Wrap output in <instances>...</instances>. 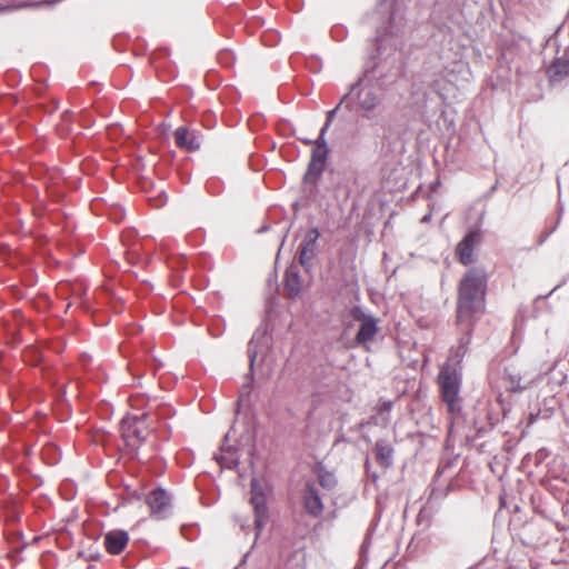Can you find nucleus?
<instances>
[{
    "label": "nucleus",
    "mask_w": 569,
    "mask_h": 569,
    "mask_svg": "<svg viewBox=\"0 0 569 569\" xmlns=\"http://www.w3.org/2000/svg\"><path fill=\"white\" fill-rule=\"evenodd\" d=\"M403 28L405 17L396 3L390 9L387 26L377 30V54L366 60L361 76L350 86L351 93L363 83L386 91L398 81L402 73L399 47Z\"/></svg>",
    "instance_id": "nucleus-1"
},
{
    "label": "nucleus",
    "mask_w": 569,
    "mask_h": 569,
    "mask_svg": "<svg viewBox=\"0 0 569 569\" xmlns=\"http://www.w3.org/2000/svg\"><path fill=\"white\" fill-rule=\"evenodd\" d=\"M487 274L480 268L469 269L458 287L456 318L458 322L479 320L485 312Z\"/></svg>",
    "instance_id": "nucleus-2"
},
{
    "label": "nucleus",
    "mask_w": 569,
    "mask_h": 569,
    "mask_svg": "<svg viewBox=\"0 0 569 569\" xmlns=\"http://www.w3.org/2000/svg\"><path fill=\"white\" fill-rule=\"evenodd\" d=\"M441 396L450 412L459 410L458 396L461 385V370L457 367L443 366L438 376Z\"/></svg>",
    "instance_id": "nucleus-3"
},
{
    "label": "nucleus",
    "mask_w": 569,
    "mask_h": 569,
    "mask_svg": "<svg viewBox=\"0 0 569 569\" xmlns=\"http://www.w3.org/2000/svg\"><path fill=\"white\" fill-rule=\"evenodd\" d=\"M378 90L379 89L363 83L351 94V103L353 104L356 101L359 108L365 112L362 117L368 120H372L375 124L379 123L376 110L383 101V97L378 93Z\"/></svg>",
    "instance_id": "nucleus-4"
},
{
    "label": "nucleus",
    "mask_w": 569,
    "mask_h": 569,
    "mask_svg": "<svg viewBox=\"0 0 569 569\" xmlns=\"http://www.w3.org/2000/svg\"><path fill=\"white\" fill-rule=\"evenodd\" d=\"M147 413L140 416H126L120 423L121 436L127 446L137 451L147 437Z\"/></svg>",
    "instance_id": "nucleus-5"
},
{
    "label": "nucleus",
    "mask_w": 569,
    "mask_h": 569,
    "mask_svg": "<svg viewBox=\"0 0 569 569\" xmlns=\"http://www.w3.org/2000/svg\"><path fill=\"white\" fill-rule=\"evenodd\" d=\"M457 460H458V457L449 458V459L440 461V463L438 466V469H437V472H436V478H440V477L445 476L446 479L449 482L446 483V486L443 488H440V487H437V486H433L431 488L428 501L421 508V510L419 512V516H418L419 518L423 517L428 512V510L433 507V503L439 502L451 490L452 481H453V478H455V472H452L451 469L456 466Z\"/></svg>",
    "instance_id": "nucleus-6"
},
{
    "label": "nucleus",
    "mask_w": 569,
    "mask_h": 569,
    "mask_svg": "<svg viewBox=\"0 0 569 569\" xmlns=\"http://www.w3.org/2000/svg\"><path fill=\"white\" fill-rule=\"evenodd\" d=\"M349 315L355 321L360 322L355 341L357 345L366 347L368 342L373 340L379 330L376 318L367 315L360 306L351 307Z\"/></svg>",
    "instance_id": "nucleus-7"
},
{
    "label": "nucleus",
    "mask_w": 569,
    "mask_h": 569,
    "mask_svg": "<svg viewBox=\"0 0 569 569\" xmlns=\"http://www.w3.org/2000/svg\"><path fill=\"white\" fill-rule=\"evenodd\" d=\"M325 170L323 164L310 161L302 178V200L305 204L318 202L326 198V193L318 188L317 183Z\"/></svg>",
    "instance_id": "nucleus-8"
},
{
    "label": "nucleus",
    "mask_w": 569,
    "mask_h": 569,
    "mask_svg": "<svg viewBox=\"0 0 569 569\" xmlns=\"http://www.w3.org/2000/svg\"><path fill=\"white\" fill-rule=\"evenodd\" d=\"M320 237V231L317 227L307 230L302 241L298 248V260L300 266L309 272L313 267V259L316 257V246Z\"/></svg>",
    "instance_id": "nucleus-9"
},
{
    "label": "nucleus",
    "mask_w": 569,
    "mask_h": 569,
    "mask_svg": "<svg viewBox=\"0 0 569 569\" xmlns=\"http://www.w3.org/2000/svg\"><path fill=\"white\" fill-rule=\"evenodd\" d=\"M146 503L150 508L151 516L156 519L162 520L170 516L171 497L161 487H158L148 493L146 497Z\"/></svg>",
    "instance_id": "nucleus-10"
},
{
    "label": "nucleus",
    "mask_w": 569,
    "mask_h": 569,
    "mask_svg": "<svg viewBox=\"0 0 569 569\" xmlns=\"http://www.w3.org/2000/svg\"><path fill=\"white\" fill-rule=\"evenodd\" d=\"M481 237L482 234L480 229H470L457 244L456 252L462 264L468 266L473 261L475 247L480 242Z\"/></svg>",
    "instance_id": "nucleus-11"
},
{
    "label": "nucleus",
    "mask_w": 569,
    "mask_h": 569,
    "mask_svg": "<svg viewBox=\"0 0 569 569\" xmlns=\"http://www.w3.org/2000/svg\"><path fill=\"white\" fill-rule=\"evenodd\" d=\"M270 347V337L264 328H258L252 335L248 343V357L250 363V371L252 372L253 366L258 356H264Z\"/></svg>",
    "instance_id": "nucleus-12"
},
{
    "label": "nucleus",
    "mask_w": 569,
    "mask_h": 569,
    "mask_svg": "<svg viewBox=\"0 0 569 569\" xmlns=\"http://www.w3.org/2000/svg\"><path fill=\"white\" fill-rule=\"evenodd\" d=\"M302 506L306 512L313 517L319 518L323 512V502L317 486L307 481L302 492Z\"/></svg>",
    "instance_id": "nucleus-13"
},
{
    "label": "nucleus",
    "mask_w": 569,
    "mask_h": 569,
    "mask_svg": "<svg viewBox=\"0 0 569 569\" xmlns=\"http://www.w3.org/2000/svg\"><path fill=\"white\" fill-rule=\"evenodd\" d=\"M174 141L177 147L192 152L200 148L201 142L196 131H190L187 127H179L174 130Z\"/></svg>",
    "instance_id": "nucleus-14"
},
{
    "label": "nucleus",
    "mask_w": 569,
    "mask_h": 569,
    "mask_svg": "<svg viewBox=\"0 0 569 569\" xmlns=\"http://www.w3.org/2000/svg\"><path fill=\"white\" fill-rule=\"evenodd\" d=\"M302 288L301 277L297 266L287 268L283 276V289L290 299H296L300 296Z\"/></svg>",
    "instance_id": "nucleus-15"
},
{
    "label": "nucleus",
    "mask_w": 569,
    "mask_h": 569,
    "mask_svg": "<svg viewBox=\"0 0 569 569\" xmlns=\"http://www.w3.org/2000/svg\"><path fill=\"white\" fill-rule=\"evenodd\" d=\"M129 535L124 530H111L104 537V547L111 555H119L126 548Z\"/></svg>",
    "instance_id": "nucleus-16"
},
{
    "label": "nucleus",
    "mask_w": 569,
    "mask_h": 569,
    "mask_svg": "<svg viewBox=\"0 0 569 569\" xmlns=\"http://www.w3.org/2000/svg\"><path fill=\"white\" fill-rule=\"evenodd\" d=\"M549 81L552 86L569 76V54L557 57L547 70Z\"/></svg>",
    "instance_id": "nucleus-17"
},
{
    "label": "nucleus",
    "mask_w": 569,
    "mask_h": 569,
    "mask_svg": "<svg viewBox=\"0 0 569 569\" xmlns=\"http://www.w3.org/2000/svg\"><path fill=\"white\" fill-rule=\"evenodd\" d=\"M250 502L254 510V528L257 530V535H259L268 520V508L264 493L251 497Z\"/></svg>",
    "instance_id": "nucleus-18"
},
{
    "label": "nucleus",
    "mask_w": 569,
    "mask_h": 569,
    "mask_svg": "<svg viewBox=\"0 0 569 569\" xmlns=\"http://www.w3.org/2000/svg\"><path fill=\"white\" fill-rule=\"evenodd\" d=\"M393 448L383 439H379L375 445V453L377 462L383 468H390L393 463Z\"/></svg>",
    "instance_id": "nucleus-19"
},
{
    "label": "nucleus",
    "mask_w": 569,
    "mask_h": 569,
    "mask_svg": "<svg viewBox=\"0 0 569 569\" xmlns=\"http://www.w3.org/2000/svg\"><path fill=\"white\" fill-rule=\"evenodd\" d=\"M214 459L222 468L232 469L239 465L238 451L233 446L223 443Z\"/></svg>",
    "instance_id": "nucleus-20"
},
{
    "label": "nucleus",
    "mask_w": 569,
    "mask_h": 569,
    "mask_svg": "<svg viewBox=\"0 0 569 569\" xmlns=\"http://www.w3.org/2000/svg\"><path fill=\"white\" fill-rule=\"evenodd\" d=\"M392 401H382L377 407V415L371 417V421L377 426L387 427L391 420Z\"/></svg>",
    "instance_id": "nucleus-21"
},
{
    "label": "nucleus",
    "mask_w": 569,
    "mask_h": 569,
    "mask_svg": "<svg viewBox=\"0 0 569 569\" xmlns=\"http://www.w3.org/2000/svg\"><path fill=\"white\" fill-rule=\"evenodd\" d=\"M351 87L349 88V91L341 98L339 103L332 109L327 112L326 121L322 127H325V130H329L330 126L332 124V121L335 120L337 112L341 108L342 104H345L346 109L348 111L353 110V106L351 103Z\"/></svg>",
    "instance_id": "nucleus-22"
},
{
    "label": "nucleus",
    "mask_w": 569,
    "mask_h": 569,
    "mask_svg": "<svg viewBox=\"0 0 569 569\" xmlns=\"http://www.w3.org/2000/svg\"><path fill=\"white\" fill-rule=\"evenodd\" d=\"M315 472L317 475L319 485L323 489L331 490L337 485L335 475L331 471H328L322 463L316 465Z\"/></svg>",
    "instance_id": "nucleus-23"
},
{
    "label": "nucleus",
    "mask_w": 569,
    "mask_h": 569,
    "mask_svg": "<svg viewBox=\"0 0 569 569\" xmlns=\"http://www.w3.org/2000/svg\"><path fill=\"white\" fill-rule=\"evenodd\" d=\"M476 322V320L465 322L457 321V326L459 328V331L461 332V336L458 340V346L469 349Z\"/></svg>",
    "instance_id": "nucleus-24"
},
{
    "label": "nucleus",
    "mask_w": 569,
    "mask_h": 569,
    "mask_svg": "<svg viewBox=\"0 0 569 569\" xmlns=\"http://www.w3.org/2000/svg\"><path fill=\"white\" fill-rule=\"evenodd\" d=\"M503 379L507 382L506 388L510 392H521L528 386V383H522V377L519 373L508 372L506 370Z\"/></svg>",
    "instance_id": "nucleus-25"
},
{
    "label": "nucleus",
    "mask_w": 569,
    "mask_h": 569,
    "mask_svg": "<svg viewBox=\"0 0 569 569\" xmlns=\"http://www.w3.org/2000/svg\"><path fill=\"white\" fill-rule=\"evenodd\" d=\"M326 180L328 181V184L325 187V190L327 192L337 193L341 187V177L339 173H337L333 170H330L327 174Z\"/></svg>",
    "instance_id": "nucleus-26"
},
{
    "label": "nucleus",
    "mask_w": 569,
    "mask_h": 569,
    "mask_svg": "<svg viewBox=\"0 0 569 569\" xmlns=\"http://www.w3.org/2000/svg\"><path fill=\"white\" fill-rule=\"evenodd\" d=\"M468 349L456 346L450 349L449 361L453 362V367H457L459 370L462 369L461 363L463 361L465 356L467 355Z\"/></svg>",
    "instance_id": "nucleus-27"
},
{
    "label": "nucleus",
    "mask_w": 569,
    "mask_h": 569,
    "mask_svg": "<svg viewBox=\"0 0 569 569\" xmlns=\"http://www.w3.org/2000/svg\"><path fill=\"white\" fill-rule=\"evenodd\" d=\"M329 148H315L311 152L310 161L326 166Z\"/></svg>",
    "instance_id": "nucleus-28"
},
{
    "label": "nucleus",
    "mask_w": 569,
    "mask_h": 569,
    "mask_svg": "<svg viewBox=\"0 0 569 569\" xmlns=\"http://www.w3.org/2000/svg\"><path fill=\"white\" fill-rule=\"evenodd\" d=\"M561 216H562V208H560L559 210V217H558V220L557 222L555 223L553 227H551L549 230H547L546 232H543L539 240H538V244L541 246L558 228L559 223H560V220H561Z\"/></svg>",
    "instance_id": "nucleus-29"
},
{
    "label": "nucleus",
    "mask_w": 569,
    "mask_h": 569,
    "mask_svg": "<svg viewBox=\"0 0 569 569\" xmlns=\"http://www.w3.org/2000/svg\"><path fill=\"white\" fill-rule=\"evenodd\" d=\"M156 413L159 418L167 419L174 415V410L168 405H162L157 409Z\"/></svg>",
    "instance_id": "nucleus-30"
},
{
    "label": "nucleus",
    "mask_w": 569,
    "mask_h": 569,
    "mask_svg": "<svg viewBox=\"0 0 569 569\" xmlns=\"http://www.w3.org/2000/svg\"><path fill=\"white\" fill-rule=\"evenodd\" d=\"M328 130H325V127L321 128L320 133L317 138V140L313 142L316 144V148H328L327 140H326V133Z\"/></svg>",
    "instance_id": "nucleus-31"
},
{
    "label": "nucleus",
    "mask_w": 569,
    "mask_h": 569,
    "mask_svg": "<svg viewBox=\"0 0 569 569\" xmlns=\"http://www.w3.org/2000/svg\"><path fill=\"white\" fill-rule=\"evenodd\" d=\"M219 60L223 66L229 67L233 63L234 57L231 52L226 51L219 54Z\"/></svg>",
    "instance_id": "nucleus-32"
},
{
    "label": "nucleus",
    "mask_w": 569,
    "mask_h": 569,
    "mask_svg": "<svg viewBox=\"0 0 569 569\" xmlns=\"http://www.w3.org/2000/svg\"><path fill=\"white\" fill-rule=\"evenodd\" d=\"M263 493L262 487L260 486L258 479L253 478L251 480V497L260 496Z\"/></svg>",
    "instance_id": "nucleus-33"
},
{
    "label": "nucleus",
    "mask_w": 569,
    "mask_h": 569,
    "mask_svg": "<svg viewBox=\"0 0 569 569\" xmlns=\"http://www.w3.org/2000/svg\"><path fill=\"white\" fill-rule=\"evenodd\" d=\"M365 466H366V471H367L368 478H370L371 481L373 483H376L377 480L379 479V476H378V473L376 471H370V462H369L368 459L366 460V465Z\"/></svg>",
    "instance_id": "nucleus-34"
},
{
    "label": "nucleus",
    "mask_w": 569,
    "mask_h": 569,
    "mask_svg": "<svg viewBox=\"0 0 569 569\" xmlns=\"http://www.w3.org/2000/svg\"><path fill=\"white\" fill-rule=\"evenodd\" d=\"M272 36H273V38H274L272 42H267V40L262 39V41H263V43H264L266 46H273V44H276L277 42H279V36H278V33H274V34H272Z\"/></svg>",
    "instance_id": "nucleus-35"
},
{
    "label": "nucleus",
    "mask_w": 569,
    "mask_h": 569,
    "mask_svg": "<svg viewBox=\"0 0 569 569\" xmlns=\"http://www.w3.org/2000/svg\"><path fill=\"white\" fill-rule=\"evenodd\" d=\"M387 2L388 0H379L378 2V10H382V9H386L387 8Z\"/></svg>",
    "instance_id": "nucleus-36"
},
{
    "label": "nucleus",
    "mask_w": 569,
    "mask_h": 569,
    "mask_svg": "<svg viewBox=\"0 0 569 569\" xmlns=\"http://www.w3.org/2000/svg\"><path fill=\"white\" fill-rule=\"evenodd\" d=\"M431 219V213H427L421 218V222H428Z\"/></svg>",
    "instance_id": "nucleus-37"
},
{
    "label": "nucleus",
    "mask_w": 569,
    "mask_h": 569,
    "mask_svg": "<svg viewBox=\"0 0 569 569\" xmlns=\"http://www.w3.org/2000/svg\"><path fill=\"white\" fill-rule=\"evenodd\" d=\"M288 233H289V228L286 230V232H284V234H283V237H282L281 246H283V244H284V241H286V239H287V237H288Z\"/></svg>",
    "instance_id": "nucleus-38"
},
{
    "label": "nucleus",
    "mask_w": 569,
    "mask_h": 569,
    "mask_svg": "<svg viewBox=\"0 0 569 569\" xmlns=\"http://www.w3.org/2000/svg\"><path fill=\"white\" fill-rule=\"evenodd\" d=\"M292 207H293L295 211H298L300 208V202L299 201L293 202Z\"/></svg>",
    "instance_id": "nucleus-39"
},
{
    "label": "nucleus",
    "mask_w": 569,
    "mask_h": 569,
    "mask_svg": "<svg viewBox=\"0 0 569 569\" xmlns=\"http://www.w3.org/2000/svg\"><path fill=\"white\" fill-rule=\"evenodd\" d=\"M367 543H369V538L367 537L365 542L361 546V550H363L367 547Z\"/></svg>",
    "instance_id": "nucleus-40"
},
{
    "label": "nucleus",
    "mask_w": 569,
    "mask_h": 569,
    "mask_svg": "<svg viewBox=\"0 0 569 569\" xmlns=\"http://www.w3.org/2000/svg\"><path fill=\"white\" fill-rule=\"evenodd\" d=\"M439 184H440V182H439V181H437V182L432 183V184H431L432 190H436V188H437Z\"/></svg>",
    "instance_id": "nucleus-41"
},
{
    "label": "nucleus",
    "mask_w": 569,
    "mask_h": 569,
    "mask_svg": "<svg viewBox=\"0 0 569 569\" xmlns=\"http://www.w3.org/2000/svg\"><path fill=\"white\" fill-rule=\"evenodd\" d=\"M266 230H267V227H262V228L259 230V232H263V231H266Z\"/></svg>",
    "instance_id": "nucleus-42"
},
{
    "label": "nucleus",
    "mask_w": 569,
    "mask_h": 569,
    "mask_svg": "<svg viewBox=\"0 0 569 569\" xmlns=\"http://www.w3.org/2000/svg\"><path fill=\"white\" fill-rule=\"evenodd\" d=\"M530 420H531V422H533V420H535L533 415H530Z\"/></svg>",
    "instance_id": "nucleus-43"
},
{
    "label": "nucleus",
    "mask_w": 569,
    "mask_h": 569,
    "mask_svg": "<svg viewBox=\"0 0 569 569\" xmlns=\"http://www.w3.org/2000/svg\"><path fill=\"white\" fill-rule=\"evenodd\" d=\"M553 291H555V289H553V290H550V292L548 293V297H549L551 293H553ZM545 298H547V296H546Z\"/></svg>",
    "instance_id": "nucleus-44"
},
{
    "label": "nucleus",
    "mask_w": 569,
    "mask_h": 569,
    "mask_svg": "<svg viewBox=\"0 0 569 569\" xmlns=\"http://www.w3.org/2000/svg\"><path fill=\"white\" fill-rule=\"evenodd\" d=\"M497 188V186L495 184L492 188H491V192L495 191Z\"/></svg>",
    "instance_id": "nucleus-45"
}]
</instances>
